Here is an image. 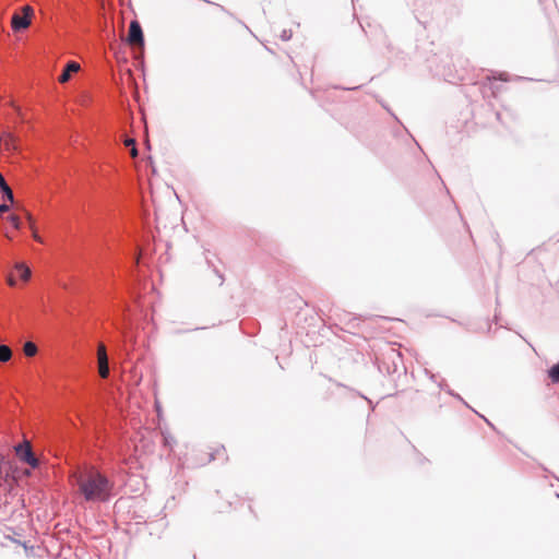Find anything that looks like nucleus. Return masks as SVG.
Masks as SVG:
<instances>
[{"instance_id":"1","label":"nucleus","mask_w":559,"mask_h":559,"mask_svg":"<svg viewBox=\"0 0 559 559\" xmlns=\"http://www.w3.org/2000/svg\"><path fill=\"white\" fill-rule=\"evenodd\" d=\"M72 481L78 495L85 502H106L112 497L114 483L94 467L74 472Z\"/></svg>"},{"instance_id":"2","label":"nucleus","mask_w":559,"mask_h":559,"mask_svg":"<svg viewBox=\"0 0 559 559\" xmlns=\"http://www.w3.org/2000/svg\"><path fill=\"white\" fill-rule=\"evenodd\" d=\"M23 15L13 14L11 20L12 28L17 32L21 29H25L31 25V16L34 13V10L29 5H25L22 9Z\"/></svg>"},{"instance_id":"3","label":"nucleus","mask_w":559,"mask_h":559,"mask_svg":"<svg viewBox=\"0 0 559 559\" xmlns=\"http://www.w3.org/2000/svg\"><path fill=\"white\" fill-rule=\"evenodd\" d=\"M97 360H98L99 376L103 379H106L109 376L108 356H107L106 347L102 343L98 345Z\"/></svg>"},{"instance_id":"4","label":"nucleus","mask_w":559,"mask_h":559,"mask_svg":"<svg viewBox=\"0 0 559 559\" xmlns=\"http://www.w3.org/2000/svg\"><path fill=\"white\" fill-rule=\"evenodd\" d=\"M129 41L133 45L143 44V32L136 21H132L129 26Z\"/></svg>"},{"instance_id":"5","label":"nucleus","mask_w":559,"mask_h":559,"mask_svg":"<svg viewBox=\"0 0 559 559\" xmlns=\"http://www.w3.org/2000/svg\"><path fill=\"white\" fill-rule=\"evenodd\" d=\"M79 70H80V64L78 62H75V61L68 62L62 71L61 75L59 76V82L60 83L68 82L71 78V74L78 72Z\"/></svg>"},{"instance_id":"6","label":"nucleus","mask_w":559,"mask_h":559,"mask_svg":"<svg viewBox=\"0 0 559 559\" xmlns=\"http://www.w3.org/2000/svg\"><path fill=\"white\" fill-rule=\"evenodd\" d=\"M15 452L23 462H26V460L31 459L32 454H34L29 442L16 445Z\"/></svg>"},{"instance_id":"7","label":"nucleus","mask_w":559,"mask_h":559,"mask_svg":"<svg viewBox=\"0 0 559 559\" xmlns=\"http://www.w3.org/2000/svg\"><path fill=\"white\" fill-rule=\"evenodd\" d=\"M15 273L23 281H27L31 277V270L24 263H16L15 264Z\"/></svg>"},{"instance_id":"8","label":"nucleus","mask_w":559,"mask_h":559,"mask_svg":"<svg viewBox=\"0 0 559 559\" xmlns=\"http://www.w3.org/2000/svg\"><path fill=\"white\" fill-rule=\"evenodd\" d=\"M0 195H1L2 201H8L11 204L14 203V195L9 186L5 187L4 189L0 190Z\"/></svg>"},{"instance_id":"9","label":"nucleus","mask_w":559,"mask_h":559,"mask_svg":"<svg viewBox=\"0 0 559 559\" xmlns=\"http://www.w3.org/2000/svg\"><path fill=\"white\" fill-rule=\"evenodd\" d=\"M23 352L27 357H33L37 353V346L33 342H26L23 346Z\"/></svg>"},{"instance_id":"10","label":"nucleus","mask_w":559,"mask_h":559,"mask_svg":"<svg viewBox=\"0 0 559 559\" xmlns=\"http://www.w3.org/2000/svg\"><path fill=\"white\" fill-rule=\"evenodd\" d=\"M12 357V352L9 346L0 345V361L5 362Z\"/></svg>"},{"instance_id":"11","label":"nucleus","mask_w":559,"mask_h":559,"mask_svg":"<svg viewBox=\"0 0 559 559\" xmlns=\"http://www.w3.org/2000/svg\"><path fill=\"white\" fill-rule=\"evenodd\" d=\"M549 377L554 382H559V362L550 368Z\"/></svg>"},{"instance_id":"12","label":"nucleus","mask_w":559,"mask_h":559,"mask_svg":"<svg viewBox=\"0 0 559 559\" xmlns=\"http://www.w3.org/2000/svg\"><path fill=\"white\" fill-rule=\"evenodd\" d=\"M24 214H25L26 219L28 221L29 227L32 229H34V224H33L32 215L27 211H24ZM33 237H34L35 240L41 241L40 237L37 235V233L35 230H33Z\"/></svg>"},{"instance_id":"13","label":"nucleus","mask_w":559,"mask_h":559,"mask_svg":"<svg viewBox=\"0 0 559 559\" xmlns=\"http://www.w3.org/2000/svg\"><path fill=\"white\" fill-rule=\"evenodd\" d=\"M9 222L12 224V226L16 229H19L21 227V222H20V217L16 216V215H10L8 217Z\"/></svg>"},{"instance_id":"14","label":"nucleus","mask_w":559,"mask_h":559,"mask_svg":"<svg viewBox=\"0 0 559 559\" xmlns=\"http://www.w3.org/2000/svg\"><path fill=\"white\" fill-rule=\"evenodd\" d=\"M31 467L36 468L39 465L38 459L32 454L31 459L26 460V462Z\"/></svg>"},{"instance_id":"15","label":"nucleus","mask_w":559,"mask_h":559,"mask_svg":"<svg viewBox=\"0 0 559 559\" xmlns=\"http://www.w3.org/2000/svg\"><path fill=\"white\" fill-rule=\"evenodd\" d=\"M281 38L283 40H288L292 38V32L290 31H283L282 32V35H281Z\"/></svg>"},{"instance_id":"16","label":"nucleus","mask_w":559,"mask_h":559,"mask_svg":"<svg viewBox=\"0 0 559 559\" xmlns=\"http://www.w3.org/2000/svg\"><path fill=\"white\" fill-rule=\"evenodd\" d=\"M9 185L7 183V181L4 180V177L0 174V190L4 189L5 187H8Z\"/></svg>"},{"instance_id":"17","label":"nucleus","mask_w":559,"mask_h":559,"mask_svg":"<svg viewBox=\"0 0 559 559\" xmlns=\"http://www.w3.org/2000/svg\"><path fill=\"white\" fill-rule=\"evenodd\" d=\"M9 209H10L9 204H7V203H1L0 204V213H5V212L9 211Z\"/></svg>"},{"instance_id":"18","label":"nucleus","mask_w":559,"mask_h":559,"mask_svg":"<svg viewBox=\"0 0 559 559\" xmlns=\"http://www.w3.org/2000/svg\"><path fill=\"white\" fill-rule=\"evenodd\" d=\"M124 144L126 146L132 147L133 145H135V141L133 139H127Z\"/></svg>"},{"instance_id":"19","label":"nucleus","mask_w":559,"mask_h":559,"mask_svg":"<svg viewBox=\"0 0 559 559\" xmlns=\"http://www.w3.org/2000/svg\"><path fill=\"white\" fill-rule=\"evenodd\" d=\"M130 154L132 157H136L138 156V148L135 145H133L130 150Z\"/></svg>"},{"instance_id":"20","label":"nucleus","mask_w":559,"mask_h":559,"mask_svg":"<svg viewBox=\"0 0 559 559\" xmlns=\"http://www.w3.org/2000/svg\"><path fill=\"white\" fill-rule=\"evenodd\" d=\"M8 283L10 286H14L15 285V280H14V276L13 275H10L9 278H8Z\"/></svg>"},{"instance_id":"21","label":"nucleus","mask_w":559,"mask_h":559,"mask_svg":"<svg viewBox=\"0 0 559 559\" xmlns=\"http://www.w3.org/2000/svg\"><path fill=\"white\" fill-rule=\"evenodd\" d=\"M13 107H14V109L16 110V112H17L19 115H21V109H20L17 106H13Z\"/></svg>"}]
</instances>
